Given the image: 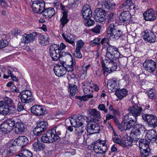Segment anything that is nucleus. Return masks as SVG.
Returning <instances> with one entry per match:
<instances>
[{"label": "nucleus", "instance_id": "nucleus-1", "mask_svg": "<svg viewBox=\"0 0 157 157\" xmlns=\"http://www.w3.org/2000/svg\"><path fill=\"white\" fill-rule=\"evenodd\" d=\"M142 106L134 104L128 109V113L124 117L125 131L130 129L136 123L138 117L140 116L143 111Z\"/></svg>", "mask_w": 157, "mask_h": 157}, {"label": "nucleus", "instance_id": "nucleus-2", "mask_svg": "<svg viewBox=\"0 0 157 157\" xmlns=\"http://www.w3.org/2000/svg\"><path fill=\"white\" fill-rule=\"evenodd\" d=\"M62 127L57 126L49 130L46 134H43L41 137L42 141L45 143H50L58 140L60 138L59 136L61 134Z\"/></svg>", "mask_w": 157, "mask_h": 157}, {"label": "nucleus", "instance_id": "nucleus-3", "mask_svg": "<svg viewBox=\"0 0 157 157\" xmlns=\"http://www.w3.org/2000/svg\"><path fill=\"white\" fill-rule=\"evenodd\" d=\"M69 121L71 125L74 127H77L76 131L78 135L81 136L83 133L86 129V128L81 127L85 123H88L85 120L83 116L79 115L73 116L70 118Z\"/></svg>", "mask_w": 157, "mask_h": 157}, {"label": "nucleus", "instance_id": "nucleus-4", "mask_svg": "<svg viewBox=\"0 0 157 157\" xmlns=\"http://www.w3.org/2000/svg\"><path fill=\"white\" fill-rule=\"evenodd\" d=\"M146 129L141 124H136L132 130L130 134V138L132 141H135L141 139Z\"/></svg>", "mask_w": 157, "mask_h": 157}, {"label": "nucleus", "instance_id": "nucleus-5", "mask_svg": "<svg viewBox=\"0 0 157 157\" xmlns=\"http://www.w3.org/2000/svg\"><path fill=\"white\" fill-rule=\"evenodd\" d=\"M3 100L4 101H0V114L6 116L10 112L9 105L13 109V111H15V109L13 106V101L11 99L5 97Z\"/></svg>", "mask_w": 157, "mask_h": 157}, {"label": "nucleus", "instance_id": "nucleus-6", "mask_svg": "<svg viewBox=\"0 0 157 157\" xmlns=\"http://www.w3.org/2000/svg\"><path fill=\"white\" fill-rule=\"evenodd\" d=\"M107 36L111 39H118L122 34V32L114 24H110L107 29Z\"/></svg>", "mask_w": 157, "mask_h": 157}, {"label": "nucleus", "instance_id": "nucleus-7", "mask_svg": "<svg viewBox=\"0 0 157 157\" xmlns=\"http://www.w3.org/2000/svg\"><path fill=\"white\" fill-rule=\"evenodd\" d=\"M113 60L106 59L104 61H102V66L104 74L106 72L110 73L117 69V65Z\"/></svg>", "mask_w": 157, "mask_h": 157}, {"label": "nucleus", "instance_id": "nucleus-8", "mask_svg": "<svg viewBox=\"0 0 157 157\" xmlns=\"http://www.w3.org/2000/svg\"><path fill=\"white\" fill-rule=\"evenodd\" d=\"M15 121L13 119H9L0 125V131L3 134L10 133L13 130Z\"/></svg>", "mask_w": 157, "mask_h": 157}, {"label": "nucleus", "instance_id": "nucleus-9", "mask_svg": "<svg viewBox=\"0 0 157 157\" xmlns=\"http://www.w3.org/2000/svg\"><path fill=\"white\" fill-rule=\"evenodd\" d=\"M106 49V57L108 59L115 60L120 56V53L116 47L108 43Z\"/></svg>", "mask_w": 157, "mask_h": 157}, {"label": "nucleus", "instance_id": "nucleus-10", "mask_svg": "<svg viewBox=\"0 0 157 157\" xmlns=\"http://www.w3.org/2000/svg\"><path fill=\"white\" fill-rule=\"evenodd\" d=\"M143 119L147 122L148 126L155 128L157 126V117L152 114L143 113L142 115Z\"/></svg>", "mask_w": 157, "mask_h": 157}, {"label": "nucleus", "instance_id": "nucleus-11", "mask_svg": "<svg viewBox=\"0 0 157 157\" xmlns=\"http://www.w3.org/2000/svg\"><path fill=\"white\" fill-rule=\"evenodd\" d=\"M107 148L105 141L98 140L94 143V150L97 153H104L106 151Z\"/></svg>", "mask_w": 157, "mask_h": 157}, {"label": "nucleus", "instance_id": "nucleus-12", "mask_svg": "<svg viewBox=\"0 0 157 157\" xmlns=\"http://www.w3.org/2000/svg\"><path fill=\"white\" fill-rule=\"evenodd\" d=\"M18 97L23 103H29L32 100V93L29 90H23L21 92Z\"/></svg>", "mask_w": 157, "mask_h": 157}, {"label": "nucleus", "instance_id": "nucleus-13", "mask_svg": "<svg viewBox=\"0 0 157 157\" xmlns=\"http://www.w3.org/2000/svg\"><path fill=\"white\" fill-rule=\"evenodd\" d=\"M60 49L59 46L56 44H53L50 47V53L53 60H57L59 58V53Z\"/></svg>", "mask_w": 157, "mask_h": 157}, {"label": "nucleus", "instance_id": "nucleus-14", "mask_svg": "<svg viewBox=\"0 0 157 157\" xmlns=\"http://www.w3.org/2000/svg\"><path fill=\"white\" fill-rule=\"evenodd\" d=\"M87 131L88 134L91 135L98 133L100 130V127L98 124L94 122H90L87 124Z\"/></svg>", "mask_w": 157, "mask_h": 157}, {"label": "nucleus", "instance_id": "nucleus-15", "mask_svg": "<svg viewBox=\"0 0 157 157\" xmlns=\"http://www.w3.org/2000/svg\"><path fill=\"white\" fill-rule=\"evenodd\" d=\"M106 13L105 11L101 9L97 8L94 13V19L98 22H102L105 19Z\"/></svg>", "mask_w": 157, "mask_h": 157}, {"label": "nucleus", "instance_id": "nucleus-16", "mask_svg": "<svg viewBox=\"0 0 157 157\" xmlns=\"http://www.w3.org/2000/svg\"><path fill=\"white\" fill-rule=\"evenodd\" d=\"M144 19L146 21H153L157 17V12L152 9H149L143 14Z\"/></svg>", "mask_w": 157, "mask_h": 157}, {"label": "nucleus", "instance_id": "nucleus-17", "mask_svg": "<svg viewBox=\"0 0 157 157\" xmlns=\"http://www.w3.org/2000/svg\"><path fill=\"white\" fill-rule=\"evenodd\" d=\"M45 4L44 2L34 1L32 5L33 11L35 13H41L43 11Z\"/></svg>", "mask_w": 157, "mask_h": 157}, {"label": "nucleus", "instance_id": "nucleus-18", "mask_svg": "<svg viewBox=\"0 0 157 157\" xmlns=\"http://www.w3.org/2000/svg\"><path fill=\"white\" fill-rule=\"evenodd\" d=\"M143 67L146 71L149 72H153L156 68V63L151 59L146 60L143 64Z\"/></svg>", "mask_w": 157, "mask_h": 157}, {"label": "nucleus", "instance_id": "nucleus-19", "mask_svg": "<svg viewBox=\"0 0 157 157\" xmlns=\"http://www.w3.org/2000/svg\"><path fill=\"white\" fill-rule=\"evenodd\" d=\"M31 112L37 116H40L46 114L47 112L44 108L40 105H34L31 108Z\"/></svg>", "mask_w": 157, "mask_h": 157}, {"label": "nucleus", "instance_id": "nucleus-20", "mask_svg": "<svg viewBox=\"0 0 157 157\" xmlns=\"http://www.w3.org/2000/svg\"><path fill=\"white\" fill-rule=\"evenodd\" d=\"M144 33L143 37L145 40L152 43L155 41L156 36L152 31L147 30L144 31Z\"/></svg>", "mask_w": 157, "mask_h": 157}, {"label": "nucleus", "instance_id": "nucleus-21", "mask_svg": "<svg viewBox=\"0 0 157 157\" xmlns=\"http://www.w3.org/2000/svg\"><path fill=\"white\" fill-rule=\"evenodd\" d=\"M109 41V40L105 38H102L101 40L100 38H97L91 41L90 45L94 46L96 45H100L101 44L103 45V48H105L107 46Z\"/></svg>", "mask_w": 157, "mask_h": 157}, {"label": "nucleus", "instance_id": "nucleus-22", "mask_svg": "<svg viewBox=\"0 0 157 157\" xmlns=\"http://www.w3.org/2000/svg\"><path fill=\"white\" fill-rule=\"evenodd\" d=\"M119 18L121 22L128 24L130 22L131 19L130 13L128 11L122 12L119 16Z\"/></svg>", "mask_w": 157, "mask_h": 157}, {"label": "nucleus", "instance_id": "nucleus-23", "mask_svg": "<svg viewBox=\"0 0 157 157\" xmlns=\"http://www.w3.org/2000/svg\"><path fill=\"white\" fill-rule=\"evenodd\" d=\"M82 88L84 92L88 95H92L93 92V87L91 83L88 81H86L82 83Z\"/></svg>", "mask_w": 157, "mask_h": 157}, {"label": "nucleus", "instance_id": "nucleus-24", "mask_svg": "<svg viewBox=\"0 0 157 157\" xmlns=\"http://www.w3.org/2000/svg\"><path fill=\"white\" fill-rule=\"evenodd\" d=\"M81 13L82 16L85 19L91 17L92 14L90 6L88 5L83 6L81 10Z\"/></svg>", "mask_w": 157, "mask_h": 157}, {"label": "nucleus", "instance_id": "nucleus-25", "mask_svg": "<svg viewBox=\"0 0 157 157\" xmlns=\"http://www.w3.org/2000/svg\"><path fill=\"white\" fill-rule=\"evenodd\" d=\"M62 36L67 42L73 45L74 44V37L73 35L70 33L68 29L63 32Z\"/></svg>", "mask_w": 157, "mask_h": 157}, {"label": "nucleus", "instance_id": "nucleus-26", "mask_svg": "<svg viewBox=\"0 0 157 157\" xmlns=\"http://www.w3.org/2000/svg\"><path fill=\"white\" fill-rule=\"evenodd\" d=\"M38 33L36 32H33V33H30L29 34H25L22 37V41L25 44H28L31 41L34 40L35 37L38 35Z\"/></svg>", "mask_w": 157, "mask_h": 157}, {"label": "nucleus", "instance_id": "nucleus-27", "mask_svg": "<svg viewBox=\"0 0 157 157\" xmlns=\"http://www.w3.org/2000/svg\"><path fill=\"white\" fill-rule=\"evenodd\" d=\"M89 112L90 115V117L95 121H98L101 119V114L100 112L95 109H90Z\"/></svg>", "mask_w": 157, "mask_h": 157}, {"label": "nucleus", "instance_id": "nucleus-28", "mask_svg": "<svg viewBox=\"0 0 157 157\" xmlns=\"http://www.w3.org/2000/svg\"><path fill=\"white\" fill-rule=\"evenodd\" d=\"M15 142L17 145L23 147L29 143L28 138L25 136H19L15 140Z\"/></svg>", "mask_w": 157, "mask_h": 157}, {"label": "nucleus", "instance_id": "nucleus-29", "mask_svg": "<svg viewBox=\"0 0 157 157\" xmlns=\"http://www.w3.org/2000/svg\"><path fill=\"white\" fill-rule=\"evenodd\" d=\"M42 13L43 16L45 18H51L55 14V12L54 9L50 7L47 8H44Z\"/></svg>", "mask_w": 157, "mask_h": 157}, {"label": "nucleus", "instance_id": "nucleus-30", "mask_svg": "<svg viewBox=\"0 0 157 157\" xmlns=\"http://www.w3.org/2000/svg\"><path fill=\"white\" fill-rule=\"evenodd\" d=\"M56 75L58 77L63 76L66 73L65 67L57 65L54 69Z\"/></svg>", "mask_w": 157, "mask_h": 157}, {"label": "nucleus", "instance_id": "nucleus-31", "mask_svg": "<svg viewBox=\"0 0 157 157\" xmlns=\"http://www.w3.org/2000/svg\"><path fill=\"white\" fill-rule=\"evenodd\" d=\"M15 131L17 133L23 132L25 128V125L23 122L18 121L15 122Z\"/></svg>", "mask_w": 157, "mask_h": 157}, {"label": "nucleus", "instance_id": "nucleus-32", "mask_svg": "<svg viewBox=\"0 0 157 157\" xmlns=\"http://www.w3.org/2000/svg\"><path fill=\"white\" fill-rule=\"evenodd\" d=\"M103 8L107 10L112 9L115 6V4L113 0H105L101 4Z\"/></svg>", "mask_w": 157, "mask_h": 157}, {"label": "nucleus", "instance_id": "nucleus-33", "mask_svg": "<svg viewBox=\"0 0 157 157\" xmlns=\"http://www.w3.org/2000/svg\"><path fill=\"white\" fill-rule=\"evenodd\" d=\"M108 88L113 91H116L119 89L118 84H117V82L114 80H111L109 81L107 83Z\"/></svg>", "mask_w": 157, "mask_h": 157}, {"label": "nucleus", "instance_id": "nucleus-34", "mask_svg": "<svg viewBox=\"0 0 157 157\" xmlns=\"http://www.w3.org/2000/svg\"><path fill=\"white\" fill-rule=\"evenodd\" d=\"M146 136L148 139L152 141H155L157 139L156 132L153 129L148 131Z\"/></svg>", "mask_w": 157, "mask_h": 157}, {"label": "nucleus", "instance_id": "nucleus-35", "mask_svg": "<svg viewBox=\"0 0 157 157\" xmlns=\"http://www.w3.org/2000/svg\"><path fill=\"white\" fill-rule=\"evenodd\" d=\"M127 93V90L125 89H118L115 92V94L119 99H121L126 96Z\"/></svg>", "mask_w": 157, "mask_h": 157}, {"label": "nucleus", "instance_id": "nucleus-36", "mask_svg": "<svg viewBox=\"0 0 157 157\" xmlns=\"http://www.w3.org/2000/svg\"><path fill=\"white\" fill-rule=\"evenodd\" d=\"M68 86L69 91L70 92V95L71 96L75 95L78 92L77 86L73 84L69 83Z\"/></svg>", "mask_w": 157, "mask_h": 157}, {"label": "nucleus", "instance_id": "nucleus-37", "mask_svg": "<svg viewBox=\"0 0 157 157\" xmlns=\"http://www.w3.org/2000/svg\"><path fill=\"white\" fill-rule=\"evenodd\" d=\"M39 42L41 45H46L48 42V37L46 35H40L39 37Z\"/></svg>", "mask_w": 157, "mask_h": 157}, {"label": "nucleus", "instance_id": "nucleus-38", "mask_svg": "<svg viewBox=\"0 0 157 157\" xmlns=\"http://www.w3.org/2000/svg\"><path fill=\"white\" fill-rule=\"evenodd\" d=\"M32 152L28 150L23 149L22 150L19 154L21 157H32Z\"/></svg>", "mask_w": 157, "mask_h": 157}, {"label": "nucleus", "instance_id": "nucleus-39", "mask_svg": "<svg viewBox=\"0 0 157 157\" xmlns=\"http://www.w3.org/2000/svg\"><path fill=\"white\" fill-rule=\"evenodd\" d=\"M140 149H147L149 148V145L145 139H140L139 142Z\"/></svg>", "mask_w": 157, "mask_h": 157}, {"label": "nucleus", "instance_id": "nucleus-40", "mask_svg": "<svg viewBox=\"0 0 157 157\" xmlns=\"http://www.w3.org/2000/svg\"><path fill=\"white\" fill-rule=\"evenodd\" d=\"M34 151H37L43 149L45 147V145L44 144L40 142H36L33 144Z\"/></svg>", "mask_w": 157, "mask_h": 157}, {"label": "nucleus", "instance_id": "nucleus-41", "mask_svg": "<svg viewBox=\"0 0 157 157\" xmlns=\"http://www.w3.org/2000/svg\"><path fill=\"white\" fill-rule=\"evenodd\" d=\"M90 66V64H88L86 65H83L82 66V70L83 71V73L81 75V77L82 79H84L86 77L87 71Z\"/></svg>", "mask_w": 157, "mask_h": 157}, {"label": "nucleus", "instance_id": "nucleus-42", "mask_svg": "<svg viewBox=\"0 0 157 157\" xmlns=\"http://www.w3.org/2000/svg\"><path fill=\"white\" fill-rule=\"evenodd\" d=\"M61 23L62 25L61 28H63L66 24H67L68 21L67 19V15L65 12L63 13V16L60 20Z\"/></svg>", "mask_w": 157, "mask_h": 157}, {"label": "nucleus", "instance_id": "nucleus-43", "mask_svg": "<svg viewBox=\"0 0 157 157\" xmlns=\"http://www.w3.org/2000/svg\"><path fill=\"white\" fill-rule=\"evenodd\" d=\"M150 152V149H143L140 150L141 157H148Z\"/></svg>", "mask_w": 157, "mask_h": 157}, {"label": "nucleus", "instance_id": "nucleus-44", "mask_svg": "<svg viewBox=\"0 0 157 157\" xmlns=\"http://www.w3.org/2000/svg\"><path fill=\"white\" fill-rule=\"evenodd\" d=\"M133 141L131 140L130 138V141L128 140H122L120 145L124 147L128 146H131L132 145V142Z\"/></svg>", "mask_w": 157, "mask_h": 157}, {"label": "nucleus", "instance_id": "nucleus-45", "mask_svg": "<svg viewBox=\"0 0 157 157\" xmlns=\"http://www.w3.org/2000/svg\"><path fill=\"white\" fill-rule=\"evenodd\" d=\"M71 62V64L70 65H68L67 67H65L66 72L67 71L69 72H71L73 70L74 66H75V65L76 62L75 60L74 61L72 58Z\"/></svg>", "mask_w": 157, "mask_h": 157}, {"label": "nucleus", "instance_id": "nucleus-46", "mask_svg": "<svg viewBox=\"0 0 157 157\" xmlns=\"http://www.w3.org/2000/svg\"><path fill=\"white\" fill-rule=\"evenodd\" d=\"M93 97V95H88L82 96H78L76 98L80 100L81 101H87L89 99Z\"/></svg>", "mask_w": 157, "mask_h": 157}, {"label": "nucleus", "instance_id": "nucleus-47", "mask_svg": "<svg viewBox=\"0 0 157 157\" xmlns=\"http://www.w3.org/2000/svg\"><path fill=\"white\" fill-rule=\"evenodd\" d=\"M42 130L43 129L42 128L39 127L38 126L36 125V127L33 129V131L35 135L40 136L44 131H42Z\"/></svg>", "mask_w": 157, "mask_h": 157}, {"label": "nucleus", "instance_id": "nucleus-48", "mask_svg": "<svg viewBox=\"0 0 157 157\" xmlns=\"http://www.w3.org/2000/svg\"><path fill=\"white\" fill-rule=\"evenodd\" d=\"M48 124L47 122L44 121H41L38 122L37 125L39 127L43 129L42 131H44L46 129L47 127Z\"/></svg>", "mask_w": 157, "mask_h": 157}, {"label": "nucleus", "instance_id": "nucleus-49", "mask_svg": "<svg viewBox=\"0 0 157 157\" xmlns=\"http://www.w3.org/2000/svg\"><path fill=\"white\" fill-rule=\"evenodd\" d=\"M89 18H87L86 19H85V21H84V24L86 26H91L94 24V21Z\"/></svg>", "mask_w": 157, "mask_h": 157}, {"label": "nucleus", "instance_id": "nucleus-50", "mask_svg": "<svg viewBox=\"0 0 157 157\" xmlns=\"http://www.w3.org/2000/svg\"><path fill=\"white\" fill-rule=\"evenodd\" d=\"M8 44V41L6 40H0V49L4 48Z\"/></svg>", "mask_w": 157, "mask_h": 157}, {"label": "nucleus", "instance_id": "nucleus-51", "mask_svg": "<svg viewBox=\"0 0 157 157\" xmlns=\"http://www.w3.org/2000/svg\"><path fill=\"white\" fill-rule=\"evenodd\" d=\"M84 44V43L82 40H79L77 41L76 43V48L78 50H80Z\"/></svg>", "mask_w": 157, "mask_h": 157}, {"label": "nucleus", "instance_id": "nucleus-52", "mask_svg": "<svg viewBox=\"0 0 157 157\" xmlns=\"http://www.w3.org/2000/svg\"><path fill=\"white\" fill-rule=\"evenodd\" d=\"M112 140L114 143L118 144L120 145L122 140H121V136L120 135L117 137H115L113 138Z\"/></svg>", "mask_w": 157, "mask_h": 157}, {"label": "nucleus", "instance_id": "nucleus-53", "mask_svg": "<svg viewBox=\"0 0 157 157\" xmlns=\"http://www.w3.org/2000/svg\"><path fill=\"white\" fill-rule=\"evenodd\" d=\"M74 56L75 58L81 59L82 57V55L80 53V50L76 49L74 53Z\"/></svg>", "mask_w": 157, "mask_h": 157}, {"label": "nucleus", "instance_id": "nucleus-54", "mask_svg": "<svg viewBox=\"0 0 157 157\" xmlns=\"http://www.w3.org/2000/svg\"><path fill=\"white\" fill-rule=\"evenodd\" d=\"M117 127L121 131H123L124 130L125 131L124 119L121 123V124L120 123Z\"/></svg>", "mask_w": 157, "mask_h": 157}, {"label": "nucleus", "instance_id": "nucleus-55", "mask_svg": "<svg viewBox=\"0 0 157 157\" xmlns=\"http://www.w3.org/2000/svg\"><path fill=\"white\" fill-rule=\"evenodd\" d=\"M98 109L99 110L103 111L104 113H106L108 112V109L105 108V105L103 104H100L98 106Z\"/></svg>", "mask_w": 157, "mask_h": 157}, {"label": "nucleus", "instance_id": "nucleus-56", "mask_svg": "<svg viewBox=\"0 0 157 157\" xmlns=\"http://www.w3.org/2000/svg\"><path fill=\"white\" fill-rule=\"evenodd\" d=\"M101 29V26L99 25H96L94 29H91L92 32L96 33H99Z\"/></svg>", "mask_w": 157, "mask_h": 157}, {"label": "nucleus", "instance_id": "nucleus-57", "mask_svg": "<svg viewBox=\"0 0 157 157\" xmlns=\"http://www.w3.org/2000/svg\"><path fill=\"white\" fill-rule=\"evenodd\" d=\"M147 93L148 96L151 98H152L155 94V91L152 90L147 91Z\"/></svg>", "mask_w": 157, "mask_h": 157}, {"label": "nucleus", "instance_id": "nucleus-58", "mask_svg": "<svg viewBox=\"0 0 157 157\" xmlns=\"http://www.w3.org/2000/svg\"><path fill=\"white\" fill-rule=\"evenodd\" d=\"M115 20L114 14L113 13H110L107 19L108 23L113 21Z\"/></svg>", "mask_w": 157, "mask_h": 157}, {"label": "nucleus", "instance_id": "nucleus-59", "mask_svg": "<svg viewBox=\"0 0 157 157\" xmlns=\"http://www.w3.org/2000/svg\"><path fill=\"white\" fill-rule=\"evenodd\" d=\"M124 9H126L127 10L129 9L130 10H134L135 9H137L138 8H136L135 5L133 3L132 5H130L128 6H127L124 7Z\"/></svg>", "mask_w": 157, "mask_h": 157}, {"label": "nucleus", "instance_id": "nucleus-60", "mask_svg": "<svg viewBox=\"0 0 157 157\" xmlns=\"http://www.w3.org/2000/svg\"><path fill=\"white\" fill-rule=\"evenodd\" d=\"M16 144H17V143L15 142V140L14 141L10 140L7 143V147L10 148L15 145Z\"/></svg>", "mask_w": 157, "mask_h": 157}, {"label": "nucleus", "instance_id": "nucleus-61", "mask_svg": "<svg viewBox=\"0 0 157 157\" xmlns=\"http://www.w3.org/2000/svg\"><path fill=\"white\" fill-rule=\"evenodd\" d=\"M67 55H70V54L66 52H62L61 50L60 49V52L59 53V57H63Z\"/></svg>", "mask_w": 157, "mask_h": 157}, {"label": "nucleus", "instance_id": "nucleus-62", "mask_svg": "<svg viewBox=\"0 0 157 157\" xmlns=\"http://www.w3.org/2000/svg\"><path fill=\"white\" fill-rule=\"evenodd\" d=\"M24 109V107L21 102H19L17 105V110L19 112L22 111Z\"/></svg>", "mask_w": 157, "mask_h": 157}, {"label": "nucleus", "instance_id": "nucleus-63", "mask_svg": "<svg viewBox=\"0 0 157 157\" xmlns=\"http://www.w3.org/2000/svg\"><path fill=\"white\" fill-rule=\"evenodd\" d=\"M132 0H126L125 3L123 4L124 7L127 6H128L130 5H132Z\"/></svg>", "mask_w": 157, "mask_h": 157}, {"label": "nucleus", "instance_id": "nucleus-64", "mask_svg": "<svg viewBox=\"0 0 157 157\" xmlns=\"http://www.w3.org/2000/svg\"><path fill=\"white\" fill-rule=\"evenodd\" d=\"M80 2L79 0H74L71 3V5L73 7H75L77 6Z\"/></svg>", "mask_w": 157, "mask_h": 157}]
</instances>
